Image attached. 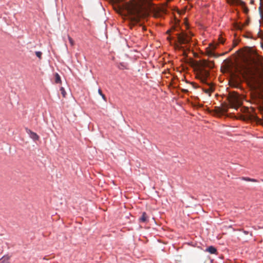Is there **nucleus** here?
<instances>
[{
    "instance_id": "nucleus-1",
    "label": "nucleus",
    "mask_w": 263,
    "mask_h": 263,
    "mask_svg": "<svg viewBox=\"0 0 263 263\" xmlns=\"http://www.w3.org/2000/svg\"><path fill=\"white\" fill-rule=\"evenodd\" d=\"M214 64L212 62H204L203 65L198 68L196 71V77L200 80L201 82L208 86V88H202L203 90L206 93H209L214 90V87L211 83L208 82L210 77V71L206 69V67L212 68Z\"/></svg>"
},
{
    "instance_id": "nucleus-2",
    "label": "nucleus",
    "mask_w": 263,
    "mask_h": 263,
    "mask_svg": "<svg viewBox=\"0 0 263 263\" xmlns=\"http://www.w3.org/2000/svg\"><path fill=\"white\" fill-rule=\"evenodd\" d=\"M177 44L176 48L184 52L190 50V43L192 41V34L190 31H185L182 30L179 33H177Z\"/></svg>"
},
{
    "instance_id": "nucleus-3",
    "label": "nucleus",
    "mask_w": 263,
    "mask_h": 263,
    "mask_svg": "<svg viewBox=\"0 0 263 263\" xmlns=\"http://www.w3.org/2000/svg\"><path fill=\"white\" fill-rule=\"evenodd\" d=\"M26 133L29 135L30 138H31L33 141H35L39 140V136L35 133L31 131L28 128H26Z\"/></svg>"
},
{
    "instance_id": "nucleus-4",
    "label": "nucleus",
    "mask_w": 263,
    "mask_h": 263,
    "mask_svg": "<svg viewBox=\"0 0 263 263\" xmlns=\"http://www.w3.org/2000/svg\"><path fill=\"white\" fill-rule=\"evenodd\" d=\"M139 221L140 222H147L148 221V217L146 213V212H144L142 213L141 216L139 218Z\"/></svg>"
},
{
    "instance_id": "nucleus-5",
    "label": "nucleus",
    "mask_w": 263,
    "mask_h": 263,
    "mask_svg": "<svg viewBox=\"0 0 263 263\" xmlns=\"http://www.w3.org/2000/svg\"><path fill=\"white\" fill-rule=\"evenodd\" d=\"M205 251L209 252L211 254H214L217 253L216 248L213 246H211L208 247Z\"/></svg>"
},
{
    "instance_id": "nucleus-6",
    "label": "nucleus",
    "mask_w": 263,
    "mask_h": 263,
    "mask_svg": "<svg viewBox=\"0 0 263 263\" xmlns=\"http://www.w3.org/2000/svg\"><path fill=\"white\" fill-rule=\"evenodd\" d=\"M240 179L246 181H251L253 182H257L258 180L254 178H251L248 177H242Z\"/></svg>"
},
{
    "instance_id": "nucleus-7",
    "label": "nucleus",
    "mask_w": 263,
    "mask_h": 263,
    "mask_svg": "<svg viewBox=\"0 0 263 263\" xmlns=\"http://www.w3.org/2000/svg\"><path fill=\"white\" fill-rule=\"evenodd\" d=\"M228 3L232 5H238L241 2L240 0H227Z\"/></svg>"
},
{
    "instance_id": "nucleus-8",
    "label": "nucleus",
    "mask_w": 263,
    "mask_h": 263,
    "mask_svg": "<svg viewBox=\"0 0 263 263\" xmlns=\"http://www.w3.org/2000/svg\"><path fill=\"white\" fill-rule=\"evenodd\" d=\"M55 82L57 84L61 83V77L58 73H55Z\"/></svg>"
},
{
    "instance_id": "nucleus-9",
    "label": "nucleus",
    "mask_w": 263,
    "mask_h": 263,
    "mask_svg": "<svg viewBox=\"0 0 263 263\" xmlns=\"http://www.w3.org/2000/svg\"><path fill=\"white\" fill-rule=\"evenodd\" d=\"M249 73V69L248 67H246L244 68V70L242 72V74L244 77H247Z\"/></svg>"
},
{
    "instance_id": "nucleus-10",
    "label": "nucleus",
    "mask_w": 263,
    "mask_h": 263,
    "mask_svg": "<svg viewBox=\"0 0 263 263\" xmlns=\"http://www.w3.org/2000/svg\"><path fill=\"white\" fill-rule=\"evenodd\" d=\"M98 93L102 97V99L104 100V101H106V97L102 93V90H101V89H98Z\"/></svg>"
},
{
    "instance_id": "nucleus-11",
    "label": "nucleus",
    "mask_w": 263,
    "mask_h": 263,
    "mask_svg": "<svg viewBox=\"0 0 263 263\" xmlns=\"http://www.w3.org/2000/svg\"><path fill=\"white\" fill-rule=\"evenodd\" d=\"M60 91H61V92L63 97H65L66 92V91H65V89L64 88V87H61L60 88Z\"/></svg>"
},
{
    "instance_id": "nucleus-12",
    "label": "nucleus",
    "mask_w": 263,
    "mask_h": 263,
    "mask_svg": "<svg viewBox=\"0 0 263 263\" xmlns=\"http://www.w3.org/2000/svg\"><path fill=\"white\" fill-rule=\"evenodd\" d=\"M35 55H36L37 57H38L39 59H41L42 55V52L41 51H35Z\"/></svg>"
},
{
    "instance_id": "nucleus-13",
    "label": "nucleus",
    "mask_w": 263,
    "mask_h": 263,
    "mask_svg": "<svg viewBox=\"0 0 263 263\" xmlns=\"http://www.w3.org/2000/svg\"><path fill=\"white\" fill-rule=\"evenodd\" d=\"M119 68L121 69H127L124 64L123 63H121L119 66Z\"/></svg>"
},
{
    "instance_id": "nucleus-14",
    "label": "nucleus",
    "mask_w": 263,
    "mask_h": 263,
    "mask_svg": "<svg viewBox=\"0 0 263 263\" xmlns=\"http://www.w3.org/2000/svg\"><path fill=\"white\" fill-rule=\"evenodd\" d=\"M68 40H69V43H70V44L71 45H73L74 44V42H73V40L72 39V38L70 37V36H68Z\"/></svg>"
},
{
    "instance_id": "nucleus-15",
    "label": "nucleus",
    "mask_w": 263,
    "mask_h": 263,
    "mask_svg": "<svg viewBox=\"0 0 263 263\" xmlns=\"http://www.w3.org/2000/svg\"><path fill=\"white\" fill-rule=\"evenodd\" d=\"M219 41L220 44H223L224 43V39L222 37H220L219 39Z\"/></svg>"
},
{
    "instance_id": "nucleus-16",
    "label": "nucleus",
    "mask_w": 263,
    "mask_h": 263,
    "mask_svg": "<svg viewBox=\"0 0 263 263\" xmlns=\"http://www.w3.org/2000/svg\"><path fill=\"white\" fill-rule=\"evenodd\" d=\"M191 84H192V85L193 86V87L194 88H198L199 87L198 85L197 84L195 83L192 82Z\"/></svg>"
},
{
    "instance_id": "nucleus-17",
    "label": "nucleus",
    "mask_w": 263,
    "mask_h": 263,
    "mask_svg": "<svg viewBox=\"0 0 263 263\" xmlns=\"http://www.w3.org/2000/svg\"><path fill=\"white\" fill-rule=\"evenodd\" d=\"M243 233L245 234H248L249 233V232L248 231H243Z\"/></svg>"
},
{
    "instance_id": "nucleus-18",
    "label": "nucleus",
    "mask_w": 263,
    "mask_h": 263,
    "mask_svg": "<svg viewBox=\"0 0 263 263\" xmlns=\"http://www.w3.org/2000/svg\"><path fill=\"white\" fill-rule=\"evenodd\" d=\"M138 1L139 2H142L143 3V2H145V0H138Z\"/></svg>"
},
{
    "instance_id": "nucleus-19",
    "label": "nucleus",
    "mask_w": 263,
    "mask_h": 263,
    "mask_svg": "<svg viewBox=\"0 0 263 263\" xmlns=\"http://www.w3.org/2000/svg\"><path fill=\"white\" fill-rule=\"evenodd\" d=\"M3 258H4V257L1 258L0 261L3 262Z\"/></svg>"
},
{
    "instance_id": "nucleus-20",
    "label": "nucleus",
    "mask_w": 263,
    "mask_h": 263,
    "mask_svg": "<svg viewBox=\"0 0 263 263\" xmlns=\"http://www.w3.org/2000/svg\"><path fill=\"white\" fill-rule=\"evenodd\" d=\"M216 48V47L215 46L214 47H212V49L214 50Z\"/></svg>"
}]
</instances>
